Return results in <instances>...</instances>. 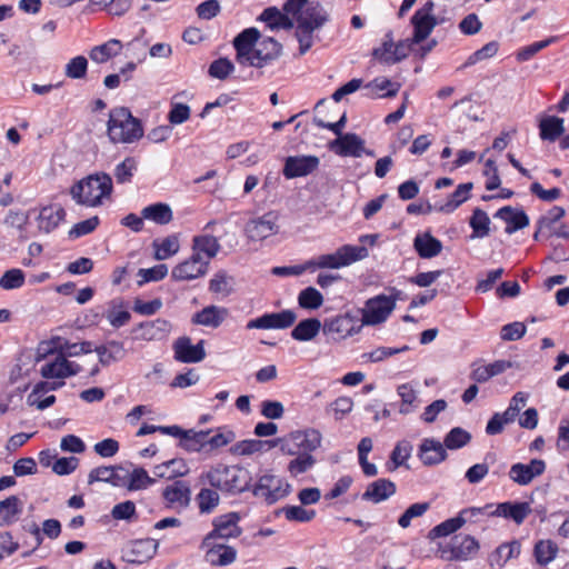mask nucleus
<instances>
[{"mask_svg":"<svg viewBox=\"0 0 569 569\" xmlns=\"http://www.w3.org/2000/svg\"><path fill=\"white\" fill-rule=\"evenodd\" d=\"M237 62L244 67L263 70L273 66L283 53V47L271 37L261 39L257 28H247L233 39Z\"/></svg>","mask_w":569,"mask_h":569,"instance_id":"nucleus-1","label":"nucleus"},{"mask_svg":"<svg viewBox=\"0 0 569 569\" xmlns=\"http://www.w3.org/2000/svg\"><path fill=\"white\" fill-rule=\"evenodd\" d=\"M112 192V179L107 173H94L78 181L72 186L70 193L72 199L87 207H97Z\"/></svg>","mask_w":569,"mask_h":569,"instance_id":"nucleus-2","label":"nucleus"},{"mask_svg":"<svg viewBox=\"0 0 569 569\" xmlns=\"http://www.w3.org/2000/svg\"><path fill=\"white\" fill-rule=\"evenodd\" d=\"M204 478L211 487L230 495L246 491L251 480L250 473L246 468L222 463L211 468L204 475Z\"/></svg>","mask_w":569,"mask_h":569,"instance_id":"nucleus-3","label":"nucleus"},{"mask_svg":"<svg viewBox=\"0 0 569 569\" xmlns=\"http://www.w3.org/2000/svg\"><path fill=\"white\" fill-rule=\"evenodd\" d=\"M108 136L114 143H131L143 136V129L129 109L120 107L109 113Z\"/></svg>","mask_w":569,"mask_h":569,"instance_id":"nucleus-4","label":"nucleus"},{"mask_svg":"<svg viewBox=\"0 0 569 569\" xmlns=\"http://www.w3.org/2000/svg\"><path fill=\"white\" fill-rule=\"evenodd\" d=\"M329 20L327 10L320 3L308 4L298 16L296 38L299 52L305 54L313 44V32Z\"/></svg>","mask_w":569,"mask_h":569,"instance_id":"nucleus-5","label":"nucleus"},{"mask_svg":"<svg viewBox=\"0 0 569 569\" xmlns=\"http://www.w3.org/2000/svg\"><path fill=\"white\" fill-rule=\"evenodd\" d=\"M397 296L378 295L365 302L361 326H378L387 321L396 309Z\"/></svg>","mask_w":569,"mask_h":569,"instance_id":"nucleus-6","label":"nucleus"},{"mask_svg":"<svg viewBox=\"0 0 569 569\" xmlns=\"http://www.w3.org/2000/svg\"><path fill=\"white\" fill-rule=\"evenodd\" d=\"M413 48H410V42L405 40L395 42L392 32L386 33L381 44L372 50V60L392 66L406 59Z\"/></svg>","mask_w":569,"mask_h":569,"instance_id":"nucleus-7","label":"nucleus"},{"mask_svg":"<svg viewBox=\"0 0 569 569\" xmlns=\"http://www.w3.org/2000/svg\"><path fill=\"white\" fill-rule=\"evenodd\" d=\"M291 491V485L276 475L267 473L261 476L252 489L254 497L264 500L268 505L287 497Z\"/></svg>","mask_w":569,"mask_h":569,"instance_id":"nucleus-8","label":"nucleus"},{"mask_svg":"<svg viewBox=\"0 0 569 569\" xmlns=\"http://www.w3.org/2000/svg\"><path fill=\"white\" fill-rule=\"evenodd\" d=\"M320 266L323 269H340L353 262L360 261L368 256V249L363 246L345 244L335 252L320 254Z\"/></svg>","mask_w":569,"mask_h":569,"instance_id":"nucleus-9","label":"nucleus"},{"mask_svg":"<svg viewBox=\"0 0 569 569\" xmlns=\"http://www.w3.org/2000/svg\"><path fill=\"white\" fill-rule=\"evenodd\" d=\"M241 519L238 512H228L213 519V529L204 537L203 545H209L212 540L238 538L242 533L239 526Z\"/></svg>","mask_w":569,"mask_h":569,"instance_id":"nucleus-10","label":"nucleus"},{"mask_svg":"<svg viewBox=\"0 0 569 569\" xmlns=\"http://www.w3.org/2000/svg\"><path fill=\"white\" fill-rule=\"evenodd\" d=\"M279 232L278 214L273 211L250 219L244 226V234L249 241H262Z\"/></svg>","mask_w":569,"mask_h":569,"instance_id":"nucleus-11","label":"nucleus"},{"mask_svg":"<svg viewBox=\"0 0 569 569\" xmlns=\"http://www.w3.org/2000/svg\"><path fill=\"white\" fill-rule=\"evenodd\" d=\"M361 327L356 325V318L351 313L346 312L326 319L322 331L325 335L332 337L333 340L340 341L358 335Z\"/></svg>","mask_w":569,"mask_h":569,"instance_id":"nucleus-12","label":"nucleus"},{"mask_svg":"<svg viewBox=\"0 0 569 569\" xmlns=\"http://www.w3.org/2000/svg\"><path fill=\"white\" fill-rule=\"evenodd\" d=\"M81 371L82 367L79 363L64 359L59 352L43 362L40 368V375L44 379H66Z\"/></svg>","mask_w":569,"mask_h":569,"instance_id":"nucleus-13","label":"nucleus"},{"mask_svg":"<svg viewBox=\"0 0 569 569\" xmlns=\"http://www.w3.org/2000/svg\"><path fill=\"white\" fill-rule=\"evenodd\" d=\"M296 319L297 316L292 310L264 313L250 320L247 323V329H287L295 323Z\"/></svg>","mask_w":569,"mask_h":569,"instance_id":"nucleus-14","label":"nucleus"},{"mask_svg":"<svg viewBox=\"0 0 569 569\" xmlns=\"http://www.w3.org/2000/svg\"><path fill=\"white\" fill-rule=\"evenodd\" d=\"M158 548L153 539H138L129 542L122 550V558L130 563H143L151 559Z\"/></svg>","mask_w":569,"mask_h":569,"instance_id":"nucleus-15","label":"nucleus"},{"mask_svg":"<svg viewBox=\"0 0 569 569\" xmlns=\"http://www.w3.org/2000/svg\"><path fill=\"white\" fill-rule=\"evenodd\" d=\"M208 260L198 259L193 254L178 263L171 271V278L176 281H191L203 277L208 271Z\"/></svg>","mask_w":569,"mask_h":569,"instance_id":"nucleus-16","label":"nucleus"},{"mask_svg":"<svg viewBox=\"0 0 569 569\" xmlns=\"http://www.w3.org/2000/svg\"><path fill=\"white\" fill-rule=\"evenodd\" d=\"M204 341L192 345L189 337L178 338L173 343L174 359L182 363H197L204 359Z\"/></svg>","mask_w":569,"mask_h":569,"instance_id":"nucleus-17","label":"nucleus"},{"mask_svg":"<svg viewBox=\"0 0 569 569\" xmlns=\"http://www.w3.org/2000/svg\"><path fill=\"white\" fill-rule=\"evenodd\" d=\"M319 166L316 156L288 157L283 167V176L287 179L303 177L313 172Z\"/></svg>","mask_w":569,"mask_h":569,"instance_id":"nucleus-18","label":"nucleus"},{"mask_svg":"<svg viewBox=\"0 0 569 569\" xmlns=\"http://www.w3.org/2000/svg\"><path fill=\"white\" fill-rule=\"evenodd\" d=\"M171 323L162 318L144 321L134 328L136 338L144 341L161 340L168 336Z\"/></svg>","mask_w":569,"mask_h":569,"instance_id":"nucleus-19","label":"nucleus"},{"mask_svg":"<svg viewBox=\"0 0 569 569\" xmlns=\"http://www.w3.org/2000/svg\"><path fill=\"white\" fill-rule=\"evenodd\" d=\"M330 149L341 157H360L365 151V140L356 133H346L333 140Z\"/></svg>","mask_w":569,"mask_h":569,"instance_id":"nucleus-20","label":"nucleus"},{"mask_svg":"<svg viewBox=\"0 0 569 569\" xmlns=\"http://www.w3.org/2000/svg\"><path fill=\"white\" fill-rule=\"evenodd\" d=\"M202 547L206 549V560L212 566H228L237 558V550L233 547L219 543L217 540L209 545L202 543Z\"/></svg>","mask_w":569,"mask_h":569,"instance_id":"nucleus-21","label":"nucleus"},{"mask_svg":"<svg viewBox=\"0 0 569 569\" xmlns=\"http://www.w3.org/2000/svg\"><path fill=\"white\" fill-rule=\"evenodd\" d=\"M546 468L543 460L533 459L528 465L516 463L510 468V478L519 485L530 483L535 477L540 476Z\"/></svg>","mask_w":569,"mask_h":569,"instance_id":"nucleus-22","label":"nucleus"},{"mask_svg":"<svg viewBox=\"0 0 569 569\" xmlns=\"http://www.w3.org/2000/svg\"><path fill=\"white\" fill-rule=\"evenodd\" d=\"M102 316L108 320L109 325L116 329L126 326L131 319L128 305L122 298L110 300L106 305Z\"/></svg>","mask_w":569,"mask_h":569,"instance_id":"nucleus-23","label":"nucleus"},{"mask_svg":"<svg viewBox=\"0 0 569 569\" xmlns=\"http://www.w3.org/2000/svg\"><path fill=\"white\" fill-rule=\"evenodd\" d=\"M411 22L415 29L413 36L406 39V41L410 42V48H413L415 44L420 43L431 33L437 21L432 14L423 13L422 16L421 12H415Z\"/></svg>","mask_w":569,"mask_h":569,"instance_id":"nucleus-24","label":"nucleus"},{"mask_svg":"<svg viewBox=\"0 0 569 569\" xmlns=\"http://www.w3.org/2000/svg\"><path fill=\"white\" fill-rule=\"evenodd\" d=\"M495 218H499L506 222V232L511 234L529 224V218L523 210L506 206L499 209Z\"/></svg>","mask_w":569,"mask_h":569,"instance_id":"nucleus-25","label":"nucleus"},{"mask_svg":"<svg viewBox=\"0 0 569 569\" xmlns=\"http://www.w3.org/2000/svg\"><path fill=\"white\" fill-rule=\"evenodd\" d=\"M521 546L517 540L505 542L497 547L488 558V563L492 569H502L505 565L520 555Z\"/></svg>","mask_w":569,"mask_h":569,"instance_id":"nucleus-26","label":"nucleus"},{"mask_svg":"<svg viewBox=\"0 0 569 569\" xmlns=\"http://www.w3.org/2000/svg\"><path fill=\"white\" fill-rule=\"evenodd\" d=\"M220 250V243L213 236H196L192 240V254L198 259L208 260L217 256Z\"/></svg>","mask_w":569,"mask_h":569,"instance_id":"nucleus-27","label":"nucleus"},{"mask_svg":"<svg viewBox=\"0 0 569 569\" xmlns=\"http://www.w3.org/2000/svg\"><path fill=\"white\" fill-rule=\"evenodd\" d=\"M396 492V485L388 479H378L371 482L367 490L362 493V499L379 503L393 496Z\"/></svg>","mask_w":569,"mask_h":569,"instance_id":"nucleus-28","label":"nucleus"},{"mask_svg":"<svg viewBox=\"0 0 569 569\" xmlns=\"http://www.w3.org/2000/svg\"><path fill=\"white\" fill-rule=\"evenodd\" d=\"M257 20L264 22L272 31L280 29L290 30L295 27V21L277 7L264 9Z\"/></svg>","mask_w":569,"mask_h":569,"instance_id":"nucleus-29","label":"nucleus"},{"mask_svg":"<svg viewBox=\"0 0 569 569\" xmlns=\"http://www.w3.org/2000/svg\"><path fill=\"white\" fill-rule=\"evenodd\" d=\"M23 501L18 496H9L0 501V527L18 521L23 511Z\"/></svg>","mask_w":569,"mask_h":569,"instance_id":"nucleus-30","label":"nucleus"},{"mask_svg":"<svg viewBox=\"0 0 569 569\" xmlns=\"http://www.w3.org/2000/svg\"><path fill=\"white\" fill-rule=\"evenodd\" d=\"M190 488L183 481H176L163 490L164 500L174 508H186L190 503Z\"/></svg>","mask_w":569,"mask_h":569,"instance_id":"nucleus-31","label":"nucleus"},{"mask_svg":"<svg viewBox=\"0 0 569 569\" xmlns=\"http://www.w3.org/2000/svg\"><path fill=\"white\" fill-rule=\"evenodd\" d=\"M228 317V309L218 306H208L197 312L192 321L197 325L218 328Z\"/></svg>","mask_w":569,"mask_h":569,"instance_id":"nucleus-32","label":"nucleus"},{"mask_svg":"<svg viewBox=\"0 0 569 569\" xmlns=\"http://www.w3.org/2000/svg\"><path fill=\"white\" fill-rule=\"evenodd\" d=\"M66 216L64 209L58 204L43 207L38 216L39 230L51 232L56 229Z\"/></svg>","mask_w":569,"mask_h":569,"instance_id":"nucleus-33","label":"nucleus"},{"mask_svg":"<svg viewBox=\"0 0 569 569\" xmlns=\"http://www.w3.org/2000/svg\"><path fill=\"white\" fill-rule=\"evenodd\" d=\"M93 351L98 355L99 362L102 366H109L111 362L120 361L127 355L123 343L117 340H110L102 346H98L93 348Z\"/></svg>","mask_w":569,"mask_h":569,"instance_id":"nucleus-34","label":"nucleus"},{"mask_svg":"<svg viewBox=\"0 0 569 569\" xmlns=\"http://www.w3.org/2000/svg\"><path fill=\"white\" fill-rule=\"evenodd\" d=\"M413 248L422 259H430L441 252L442 243L429 232H423L413 239Z\"/></svg>","mask_w":569,"mask_h":569,"instance_id":"nucleus-35","label":"nucleus"},{"mask_svg":"<svg viewBox=\"0 0 569 569\" xmlns=\"http://www.w3.org/2000/svg\"><path fill=\"white\" fill-rule=\"evenodd\" d=\"M367 96L371 98H392L397 96L400 83L392 82L385 77H378L365 86Z\"/></svg>","mask_w":569,"mask_h":569,"instance_id":"nucleus-36","label":"nucleus"},{"mask_svg":"<svg viewBox=\"0 0 569 569\" xmlns=\"http://www.w3.org/2000/svg\"><path fill=\"white\" fill-rule=\"evenodd\" d=\"M123 49V43L118 39L93 47L89 52V58L96 63H106L111 58L117 57Z\"/></svg>","mask_w":569,"mask_h":569,"instance_id":"nucleus-37","label":"nucleus"},{"mask_svg":"<svg viewBox=\"0 0 569 569\" xmlns=\"http://www.w3.org/2000/svg\"><path fill=\"white\" fill-rule=\"evenodd\" d=\"M419 457L425 465H436L445 460L446 450L441 442L425 439L420 446Z\"/></svg>","mask_w":569,"mask_h":569,"instance_id":"nucleus-38","label":"nucleus"},{"mask_svg":"<svg viewBox=\"0 0 569 569\" xmlns=\"http://www.w3.org/2000/svg\"><path fill=\"white\" fill-rule=\"evenodd\" d=\"M293 440H297L301 453H311L321 446L322 436L319 430L309 428L293 431Z\"/></svg>","mask_w":569,"mask_h":569,"instance_id":"nucleus-39","label":"nucleus"},{"mask_svg":"<svg viewBox=\"0 0 569 569\" xmlns=\"http://www.w3.org/2000/svg\"><path fill=\"white\" fill-rule=\"evenodd\" d=\"M210 430L196 431L186 430L183 439L179 442L180 447L189 452H207V436Z\"/></svg>","mask_w":569,"mask_h":569,"instance_id":"nucleus-40","label":"nucleus"},{"mask_svg":"<svg viewBox=\"0 0 569 569\" xmlns=\"http://www.w3.org/2000/svg\"><path fill=\"white\" fill-rule=\"evenodd\" d=\"M189 471V468L186 463V461L181 458L179 459H171L169 461H166L161 465H158L153 469V473L158 478H167L172 479L176 477H182L187 475Z\"/></svg>","mask_w":569,"mask_h":569,"instance_id":"nucleus-41","label":"nucleus"},{"mask_svg":"<svg viewBox=\"0 0 569 569\" xmlns=\"http://www.w3.org/2000/svg\"><path fill=\"white\" fill-rule=\"evenodd\" d=\"M323 325L317 318H308L300 321L291 331V337L297 341H309L312 340L319 331L322 329Z\"/></svg>","mask_w":569,"mask_h":569,"instance_id":"nucleus-42","label":"nucleus"},{"mask_svg":"<svg viewBox=\"0 0 569 569\" xmlns=\"http://www.w3.org/2000/svg\"><path fill=\"white\" fill-rule=\"evenodd\" d=\"M530 507L528 503H500L497 506L496 510L492 513L497 516H502L506 518H511L516 523H521L525 518L529 515Z\"/></svg>","mask_w":569,"mask_h":569,"instance_id":"nucleus-43","label":"nucleus"},{"mask_svg":"<svg viewBox=\"0 0 569 569\" xmlns=\"http://www.w3.org/2000/svg\"><path fill=\"white\" fill-rule=\"evenodd\" d=\"M462 527V511L458 512L456 517L450 518L428 532V539L433 541L438 538H447L456 533Z\"/></svg>","mask_w":569,"mask_h":569,"instance_id":"nucleus-44","label":"nucleus"},{"mask_svg":"<svg viewBox=\"0 0 569 569\" xmlns=\"http://www.w3.org/2000/svg\"><path fill=\"white\" fill-rule=\"evenodd\" d=\"M559 551L558 545L550 539L539 540L533 548V556L540 566H547L555 560Z\"/></svg>","mask_w":569,"mask_h":569,"instance_id":"nucleus-45","label":"nucleus"},{"mask_svg":"<svg viewBox=\"0 0 569 569\" xmlns=\"http://www.w3.org/2000/svg\"><path fill=\"white\" fill-rule=\"evenodd\" d=\"M142 218L158 224H167L172 220L171 208L166 203H154L142 209Z\"/></svg>","mask_w":569,"mask_h":569,"instance_id":"nucleus-46","label":"nucleus"},{"mask_svg":"<svg viewBox=\"0 0 569 569\" xmlns=\"http://www.w3.org/2000/svg\"><path fill=\"white\" fill-rule=\"evenodd\" d=\"M540 137L542 140L555 141L565 131L563 119L558 117H547L540 121Z\"/></svg>","mask_w":569,"mask_h":569,"instance_id":"nucleus-47","label":"nucleus"},{"mask_svg":"<svg viewBox=\"0 0 569 569\" xmlns=\"http://www.w3.org/2000/svg\"><path fill=\"white\" fill-rule=\"evenodd\" d=\"M152 246L154 248L156 260L169 259L180 249L179 239L177 236H169L162 240H154Z\"/></svg>","mask_w":569,"mask_h":569,"instance_id":"nucleus-48","label":"nucleus"},{"mask_svg":"<svg viewBox=\"0 0 569 569\" xmlns=\"http://www.w3.org/2000/svg\"><path fill=\"white\" fill-rule=\"evenodd\" d=\"M153 483L154 479L149 477L143 468L137 467L132 471L128 470L127 489L129 491L143 490Z\"/></svg>","mask_w":569,"mask_h":569,"instance_id":"nucleus-49","label":"nucleus"},{"mask_svg":"<svg viewBox=\"0 0 569 569\" xmlns=\"http://www.w3.org/2000/svg\"><path fill=\"white\" fill-rule=\"evenodd\" d=\"M353 406L350 397L341 396L326 407V412L332 415L336 421H340L352 411Z\"/></svg>","mask_w":569,"mask_h":569,"instance_id":"nucleus-50","label":"nucleus"},{"mask_svg":"<svg viewBox=\"0 0 569 569\" xmlns=\"http://www.w3.org/2000/svg\"><path fill=\"white\" fill-rule=\"evenodd\" d=\"M469 223L472 228L471 238H485L489 234L490 219L483 210L476 209L470 218Z\"/></svg>","mask_w":569,"mask_h":569,"instance_id":"nucleus-51","label":"nucleus"},{"mask_svg":"<svg viewBox=\"0 0 569 569\" xmlns=\"http://www.w3.org/2000/svg\"><path fill=\"white\" fill-rule=\"evenodd\" d=\"M201 513H211L219 505V493L209 488H202L196 497Z\"/></svg>","mask_w":569,"mask_h":569,"instance_id":"nucleus-52","label":"nucleus"},{"mask_svg":"<svg viewBox=\"0 0 569 569\" xmlns=\"http://www.w3.org/2000/svg\"><path fill=\"white\" fill-rule=\"evenodd\" d=\"M316 465V459L311 453H301L296 456L287 467L291 477H297L301 473L309 471Z\"/></svg>","mask_w":569,"mask_h":569,"instance_id":"nucleus-53","label":"nucleus"},{"mask_svg":"<svg viewBox=\"0 0 569 569\" xmlns=\"http://www.w3.org/2000/svg\"><path fill=\"white\" fill-rule=\"evenodd\" d=\"M88 60L83 56H77L68 61L64 67V74L69 79L79 80L87 76Z\"/></svg>","mask_w":569,"mask_h":569,"instance_id":"nucleus-54","label":"nucleus"},{"mask_svg":"<svg viewBox=\"0 0 569 569\" xmlns=\"http://www.w3.org/2000/svg\"><path fill=\"white\" fill-rule=\"evenodd\" d=\"M298 302L305 309H318L323 303V296L313 287L303 289L298 297Z\"/></svg>","mask_w":569,"mask_h":569,"instance_id":"nucleus-55","label":"nucleus"},{"mask_svg":"<svg viewBox=\"0 0 569 569\" xmlns=\"http://www.w3.org/2000/svg\"><path fill=\"white\" fill-rule=\"evenodd\" d=\"M411 451L412 445L409 441H399L391 452L390 461L392 466L389 467V470L393 471L398 467L402 466L410 458Z\"/></svg>","mask_w":569,"mask_h":569,"instance_id":"nucleus-56","label":"nucleus"},{"mask_svg":"<svg viewBox=\"0 0 569 569\" xmlns=\"http://www.w3.org/2000/svg\"><path fill=\"white\" fill-rule=\"evenodd\" d=\"M233 278L228 276L226 271L217 272L210 280L209 290L213 293L228 296L232 291Z\"/></svg>","mask_w":569,"mask_h":569,"instance_id":"nucleus-57","label":"nucleus"},{"mask_svg":"<svg viewBox=\"0 0 569 569\" xmlns=\"http://www.w3.org/2000/svg\"><path fill=\"white\" fill-rule=\"evenodd\" d=\"M41 532L49 539H57L61 533V523L57 519H47L42 522L41 529L33 527L31 533L36 536L38 545L42 542Z\"/></svg>","mask_w":569,"mask_h":569,"instance_id":"nucleus-58","label":"nucleus"},{"mask_svg":"<svg viewBox=\"0 0 569 569\" xmlns=\"http://www.w3.org/2000/svg\"><path fill=\"white\" fill-rule=\"evenodd\" d=\"M61 338L57 337L51 339L50 341H42L39 343L34 360L36 362L43 361L46 362L48 359L52 358L60 351Z\"/></svg>","mask_w":569,"mask_h":569,"instance_id":"nucleus-59","label":"nucleus"},{"mask_svg":"<svg viewBox=\"0 0 569 569\" xmlns=\"http://www.w3.org/2000/svg\"><path fill=\"white\" fill-rule=\"evenodd\" d=\"M430 509V502H417L409 506L406 511L398 519V525L401 528H408L413 518L423 516Z\"/></svg>","mask_w":569,"mask_h":569,"instance_id":"nucleus-60","label":"nucleus"},{"mask_svg":"<svg viewBox=\"0 0 569 569\" xmlns=\"http://www.w3.org/2000/svg\"><path fill=\"white\" fill-rule=\"evenodd\" d=\"M93 351L92 342L83 341L81 343H71L68 340L61 338L60 355H63L64 359L68 357H76L82 353H90Z\"/></svg>","mask_w":569,"mask_h":569,"instance_id":"nucleus-61","label":"nucleus"},{"mask_svg":"<svg viewBox=\"0 0 569 569\" xmlns=\"http://www.w3.org/2000/svg\"><path fill=\"white\" fill-rule=\"evenodd\" d=\"M24 283V273L21 269L7 270L0 278V287L4 290L21 288Z\"/></svg>","mask_w":569,"mask_h":569,"instance_id":"nucleus-62","label":"nucleus"},{"mask_svg":"<svg viewBox=\"0 0 569 569\" xmlns=\"http://www.w3.org/2000/svg\"><path fill=\"white\" fill-rule=\"evenodd\" d=\"M499 50V43L497 41H490L485 44L481 49L477 50L468 57L465 61V67L473 66L478 62L492 58Z\"/></svg>","mask_w":569,"mask_h":569,"instance_id":"nucleus-63","label":"nucleus"},{"mask_svg":"<svg viewBox=\"0 0 569 569\" xmlns=\"http://www.w3.org/2000/svg\"><path fill=\"white\" fill-rule=\"evenodd\" d=\"M438 551L443 560L460 559L462 557V543L459 542L458 536H455L450 542H440Z\"/></svg>","mask_w":569,"mask_h":569,"instance_id":"nucleus-64","label":"nucleus"}]
</instances>
